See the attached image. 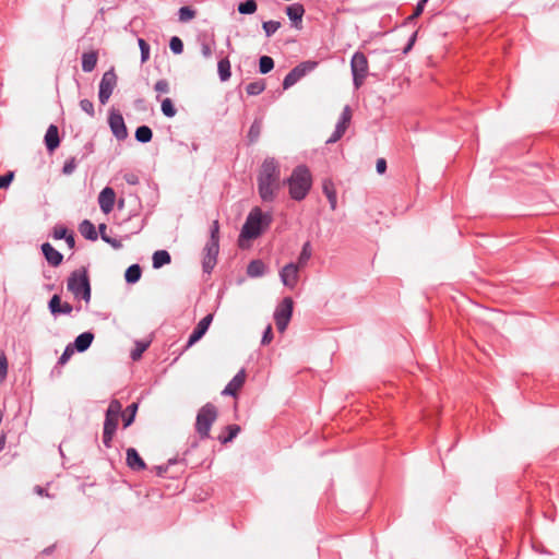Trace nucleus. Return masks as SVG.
Listing matches in <instances>:
<instances>
[{"instance_id": "nucleus-1", "label": "nucleus", "mask_w": 559, "mask_h": 559, "mask_svg": "<svg viewBox=\"0 0 559 559\" xmlns=\"http://www.w3.org/2000/svg\"><path fill=\"white\" fill-rule=\"evenodd\" d=\"M285 179H281V165L274 157H266L261 164L257 176L258 194L263 203L276 201Z\"/></svg>"}, {"instance_id": "nucleus-2", "label": "nucleus", "mask_w": 559, "mask_h": 559, "mask_svg": "<svg viewBox=\"0 0 559 559\" xmlns=\"http://www.w3.org/2000/svg\"><path fill=\"white\" fill-rule=\"evenodd\" d=\"M288 187L289 198L300 202L306 199L312 187V175L308 166L301 164L296 166L290 176L285 179Z\"/></svg>"}, {"instance_id": "nucleus-3", "label": "nucleus", "mask_w": 559, "mask_h": 559, "mask_svg": "<svg viewBox=\"0 0 559 559\" xmlns=\"http://www.w3.org/2000/svg\"><path fill=\"white\" fill-rule=\"evenodd\" d=\"M272 222V213H264L259 206H254L249 212L246 222L241 227L239 241L242 239H257L271 226Z\"/></svg>"}, {"instance_id": "nucleus-4", "label": "nucleus", "mask_w": 559, "mask_h": 559, "mask_svg": "<svg viewBox=\"0 0 559 559\" xmlns=\"http://www.w3.org/2000/svg\"><path fill=\"white\" fill-rule=\"evenodd\" d=\"M67 288L72 293L74 298L90 302L92 298V288L87 270L85 267H81L71 272L68 277Z\"/></svg>"}, {"instance_id": "nucleus-5", "label": "nucleus", "mask_w": 559, "mask_h": 559, "mask_svg": "<svg viewBox=\"0 0 559 559\" xmlns=\"http://www.w3.org/2000/svg\"><path fill=\"white\" fill-rule=\"evenodd\" d=\"M121 408V403L118 400H112L106 409L103 427V444L107 449H110L112 445V438L118 428Z\"/></svg>"}, {"instance_id": "nucleus-6", "label": "nucleus", "mask_w": 559, "mask_h": 559, "mask_svg": "<svg viewBox=\"0 0 559 559\" xmlns=\"http://www.w3.org/2000/svg\"><path fill=\"white\" fill-rule=\"evenodd\" d=\"M216 418L217 408L214 404L206 403L199 409L195 419V431L201 440L210 438L211 427Z\"/></svg>"}, {"instance_id": "nucleus-7", "label": "nucleus", "mask_w": 559, "mask_h": 559, "mask_svg": "<svg viewBox=\"0 0 559 559\" xmlns=\"http://www.w3.org/2000/svg\"><path fill=\"white\" fill-rule=\"evenodd\" d=\"M368 59L361 51H356L350 59V71L353 75V83L356 88H359L368 75Z\"/></svg>"}, {"instance_id": "nucleus-8", "label": "nucleus", "mask_w": 559, "mask_h": 559, "mask_svg": "<svg viewBox=\"0 0 559 559\" xmlns=\"http://www.w3.org/2000/svg\"><path fill=\"white\" fill-rule=\"evenodd\" d=\"M294 301L290 297H285L274 311V321L280 332H284L292 319Z\"/></svg>"}, {"instance_id": "nucleus-9", "label": "nucleus", "mask_w": 559, "mask_h": 559, "mask_svg": "<svg viewBox=\"0 0 559 559\" xmlns=\"http://www.w3.org/2000/svg\"><path fill=\"white\" fill-rule=\"evenodd\" d=\"M117 85V75L114 68L106 71L99 82L98 99L102 105L107 104Z\"/></svg>"}, {"instance_id": "nucleus-10", "label": "nucleus", "mask_w": 559, "mask_h": 559, "mask_svg": "<svg viewBox=\"0 0 559 559\" xmlns=\"http://www.w3.org/2000/svg\"><path fill=\"white\" fill-rule=\"evenodd\" d=\"M108 124L110 127V130L115 138L119 141H123L128 136V129L124 123L122 115L116 110L115 108H111L109 110V117H108Z\"/></svg>"}, {"instance_id": "nucleus-11", "label": "nucleus", "mask_w": 559, "mask_h": 559, "mask_svg": "<svg viewBox=\"0 0 559 559\" xmlns=\"http://www.w3.org/2000/svg\"><path fill=\"white\" fill-rule=\"evenodd\" d=\"M204 257L202 260V269L204 273L210 274L217 262V255L219 252V243L214 241H209L205 243L203 249Z\"/></svg>"}, {"instance_id": "nucleus-12", "label": "nucleus", "mask_w": 559, "mask_h": 559, "mask_svg": "<svg viewBox=\"0 0 559 559\" xmlns=\"http://www.w3.org/2000/svg\"><path fill=\"white\" fill-rule=\"evenodd\" d=\"M299 267L298 264L290 262L280 271V277L284 286L290 289L296 287L299 278Z\"/></svg>"}, {"instance_id": "nucleus-13", "label": "nucleus", "mask_w": 559, "mask_h": 559, "mask_svg": "<svg viewBox=\"0 0 559 559\" xmlns=\"http://www.w3.org/2000/svg\"><path fill=\"white\" fill-rule=\"evenodd\" d=\"M212 321H213L212 313L206 314L204 318H202L199 321L197 326L193 329V331L189 335L188 342L186 344V348L191 347L192 345H194L197 342H199L204 336V334L207 332Z\"/></svg>"}, {"instance_id": "nucleus-14", "label": "nucleus", "mask_w": 559, "mask_h": 559, "mask_svg": "<svg viewBox=\"0 0 559 559\" xmlns=\"http://www.w3.org/2000/svg\"><path fill=\"white\" fill-rule=\"evenodd\" d=\"M116 202L115 190L110 187H105L98 194V204L104 214H109Z\"/></svg>"}, {"instance_id": "nucleus-15", "label": "nucleus", "mask_w": 559, "mask_h": 559, "mask_svg": "<svg viewBox=\"0 0 559 559\" xmlns=\"http://www.w3.org/2000/svg\"><path fill=\"white\" fill-rule=\"evenodd\" d=\"M59 130L56 124H50L44 136V143L47 151L52 154L60 145Z\"/></svg>"}, {"instance_id": "nucleus-16", "label": "nucleus", "mask_w": 559, "mask_h": 559, "mask_svg": "<svg viewBox=\"0 0 559 559\" xmlns=\"http://www.w3.org/2000/svg\"><path fill=\"white\" fill-rule=\"evenodd\" d=\"M43 255L46 261L53 267L59 266L63 261V254L56 250L49 242H44L40 246Z\"/></svg>"}, {"instance_id": "nucleus-17", "label": "nucleus", "mask_w": 559, "mask_h": 559, "mask_svg": "<svg viewBox=\"0 0 559 559\" xmlns=\"http://www.w3.org/2000/svg\"><path fill=\"white\" fill-rule=\"evenodd\" d=\"M49 311L52 316L70 314L73 310L72 305L69 302H61L59 295H53L48 302Z\"/></svg>"}, {"instance_id": "nucleus-18", "label": "nucleus", "mask_w": 559, "mask_h": 559, "mask_svg": "<svg viewBox=\"0 0 559 559\" xmlns=\"http://www.w3.org/2000/svg\"><path fill=\"white\" fill-rule=\"evenodd\" d=\"M245 380H246V373H245V370L241 369L227 383V385L222 391V394L223 395L236 396L237 391L243 385Z\"/></svg>"}, {"instance_id": "nucleus-19", "label": "nucleus", "mask_w": 559, "mask_h": 559, "mask_svg": "<svg viewBox=\"0 0 559 559\" xmlns=\"http://www.w3.org/2000/svg\"><path fill=\"white\" fill-rule=\"evenodd\" d=\"M127 465L134 472H140L146 468L144 460L140 456L134 448L127 449Z\"/></svg>"}, {"instance_id": "nucleus-20", "label": "nucleus", "mask_w": 559, "mask_h": 559, "mask_svg": "<svg viewBox=\"0 0 559 559\" xmlns=\"http://www.w3.org/2000/svg\"><path fill=\"white\" fill-rule=\"evenodd\" d=\"M286 14L296 28H300L305 8L300 3H293L286 8Z\"/></svg>"}, {"instance_id": "nucleus-21", "label": "nucleus", "mask_w": 559, "mask_h": 559, "mask_svg": "<svg viewBox=\"0 0 559 559\" xmlns=\"http://www.w3.org/2000/svg\"><path fill=\"white\" fill-rule=\"evenodd\" d=\"M94 341V333L91 331H86L78 335L72 344V347L79 352L83 353L90 348Z\"/></svg>"}, {"instance_id": "nucleus-22", "label": "nucleus", "mask_w": 559, "mask_h": 559, "mask_svg": "<svg viewBox=\"0 0 559 559\" xmlns=\"http://www.w3.org/2000/svg\"><path fill=\"white\" fill-rule=\"evenodd\" d=\"M322 191L330 203L331 210L334 211L336 209V204H337V194H336V189H335V186H334V182L332 181V179L326 178L323 180Z\"/></svg>"}, {"instance_id": "nucleus-23", "label": "nucleus", "mask_w": 559, "mask_h": 559, "mask_svg": "<svg viewBox=\"0 0 559 559\" xmlns=\"http://www.w3.org/2000/svg\"><path fill=\"white\" fill-rule=\"evenodd\" d=\"M79 231L87 240L96 241L98 238L96 227L90 219H84L80 223Z\"/></svg>"}, {"instance_id": "nucleus-24", "label": "nucleus", "mask_w": 559, "mask_h": 559, "mask_svg": "<svg viewBox=\"0 0 559 559\" xmlns=\"http://www.w3.org/2000/svg\"><path fill=\"white\" fill-rule=\"evenodd\" d=\"M81 60L82 70L86 73L92 72L97 64L98 52L96 50L83 52Z\"/></svg>"}, {"instance_id": "nucleus-25", "label": "nucleus", "mask_w": 559, "mask_h": 559, "mask_svg": "<svg viewBox=\"0 0 559 559\" xmlns=\"http://www.w3.org/2000/svg\"><path fill=\"white\" fill-rule=\"evenodd\" d=\"M317 66H318L317 61H311V60L302 61V62L298 63L296 67H294L292 69V72L294 75L297 76L298 80H300L305 75H307L308 73L313 71L317 68Z\"/></svg>"}, {"instance_id": "nucleus-26", "label": "nucleus", "mask_w": 559, "mask_h": 559, "mask_svg": "<svg viewBox=\"0 0 559 559\" xmlns=\"http://www.w3.org/2000/svg\"><path fill=\"white\" fill-rule=\"evenodd\" d=\"M263 120L262 118H255L253 122L251 123L248 134H247V141L249 145L254 144L259 141L261 131H262Z\"/></svg>"}, {"instance_id": "nucleus-27", "label": "nucleus", "mask_w": 559, "mask_h": 559, "mask_svg": "<svg viewBox=\"0 0 559 559\" xmlns=\"http://www.w3.org/2000/svg\"><path fill=\"white\" fill-rule=\"evenodd\" d=\"M171 261L170 253L167 250H157L153 253L152 265L154 269H160Z\"/></svg>"}, {"instance_id": "nucleus-28", "label": "nucleus", "mask_w": 559, "mask_h": 559, "mask_svg": "<svg viewBox=\"0 0 559 559\" xmlns=\"http://www.w3.org/2000/svg\"><path fill=\"white\" fill-rule=\"evenodd\" d=\"M265 270H266L265 263L262 260L257 259V260H252L248 264L247 274L250 277H259V276L264 275Z\"/></svg>"}, {"instance_id": "nucleus-29", "label": "nucleus", "mask_w": 559, "mask_h": 559, "mask_svg": "<svg viewBox=\"0 0 559 559\" xmlns=\"http://www.w3.org/2000/svg\"><path fill=\"white\" fill-rule=\"evenodd\" d=\"M225 431H226V435L222 433L217 437L218 441L222 444L231 442L237 437V435L240 432V426L237 424L227 425L225 427Z\"/></svg>"}, {"instance_id": "nucleus-30", "label": "nucleus", "mask_w": 559, "mask_h": 559, "mask_svg": "<svg viewBox=\"0 0 559 559\" xmlns=\"http://www.w3.org/2000/svg\"><path fill=\"white\" fill-rule=\"evenodd\" d=\"M230 69H231V67H230V61H229L228 57L221 58V60L217 63V72H218L219 80L222 82H226L230 79V76H231Z\"/></svg>"}, {"instance_id": "nucleus-31", "label": "nucleus", "mask_w": 559, "mask_h": 559, "mask_svg": "<svg viewBox=\"0 0 559 559\" xmlns=\"http://www.w3.org/2000/svg\"><path fill=\"white\" fill-rule=\"evenodd\" d=\"M142 276V269L139 264L130 265L124 272V281L128 284H135Z\"/></svg>"}, {"instance_id": "nucleus-32", "label": "nucleus", "mask_w": 559, "mask_h": 559, "mask_svg": "<svg viewBox=\"0 0 559 559\" xmlns=\"http://www.w3.org/2000/svg\"><path fill=\"white\" fill-rule=\"evenodd\" d=\"M134 138L142 144L148 143L153 139V131L148 126H140L135 130Z\"/></svg>"}, {"instance_id": "nucleus-33", "label": "nucleus", "mask_w": 559, "mask_h": 559, "mask_svg": "<svg viewBox=\"0 0 559 559\" xmlns=\"http://www.w3.org/2000/svg\"><path fill=\"white\" fill-rule=\"evenodd\" d=\"M136 411H138V404L132 403L127 407L128 414L121 413L120 417H122L123 428H128L129 426H131L133 424V421L135 419Z\"/></svg>"}, {"instance_id": "nucleus-34", "label": "nucleus", "mask_w": 559, "mask_h": 559, "mask_svg": "<svg viewBox=\"0 0 559 559\" xmlns=\"http://www.w3.org/2000/svg\"><path fill=\"white\" fill-rule=\"evenodd\" d=\"M266 87L265 81L260 79L251 82L246 86V92L249 96L260 95Z\"/></svg>"}, {"instance_id": "nucleus-35", "label": "nucleus", "mask_w": 559, "mask_h": 559, "mask_svg": "<svg viewBox=\"0 0 559 559\" xmlns=\"http://www.w3.org/2000/svg\"><path fill=\"white\" fill-rule=\"evenodd\" d=\"M311 255H312L311 243H310V241H306L302 245L301 251L298 257V262L296 264H298V266H305L308 263V261L310 260Z\"/></svg>"}, {"instance_id": "nucleus-36", "label": "nucleus", "mask_w": 559, "mask_h": 559, "mask_svg": "<svg viewBox=\"0 0 559 559\" xmlns=\"http://www.w3.org/2000/svg\"><path fill=\"white\" fill-rule=\"evenodd\" d=\"M350 120H352V109H350L349 105H346L343 108V111H342V114H341V116L338 118V121H337L335 127L344 129V131H346Z\"/></svg>"}, {"instance_id": "nucleus-37", "label": "nucleus", "mask_w": 559, "mask_h": 559, "mask_svg": "<svg viewBox=\"0 0 559 559\" xmlns=\"http://www.w3.org/2000/svg\"><path fill=\"white\" fill-rule=\"evenodd\" d=\"M257 9L258 4L255 0H246L238 4V12L245 15L253 14Z\"/></svg>"}, {"instance_id": "nucleus-38", "label": "nucleus", "mask_w": 559, "mask_h": 559, "mask_svg": "<svg viewBox=\"0 0 559 559\" xmlns=\"http://www.w3.org/2000/svg\"><path fill=\"white\" fill-rule=\"evenodd\" d=\"M274 69V60L270 56H261L259 59V72L267 74Z\"/></svg>"}, {"instance_id": "nucleus-39", "label": "nucleus", "mask_w": 559, "mask_h": 559, "mask_svg": "<svg viewBox=\"0 0 559 559\" xmlns=\"http://www.w3.org/2000/svg\"><path fill=\"white\" fill-rule=\"evenodd\" d=\"M160 110L167 118H173L177 114V109L170 98H165L162 100Z\"/></svg>"}, {"instance_id": "nucleus-40", "label": "nucleus", "mask_w": 559, "mask_h": 559, "mask_svg": "<svg viewBox=\"0 0 559 559\" xmlns=\"http://www.w3.org/2000/svg\"><path fill=\"white\" fill-rule=\"evenodd\" d=\"M195 13H197L195 10H193L191 7H188V5L181 7L178 10V20L183 23L189 22L192 19H194Z\"/></svg>"}, {"instance_id": "nucleus-41", "label": "nucleus", "mask_w": 559, "mask_h": 559, "mask_svg": "<svg viewBox=\"0 0 559 559\" xmlns=\"http://www.w3.org/2000/svg\"><path fill=\"white\" fill-rule=\"evenodd\" d=\"M81 162L80 159H78L75 156H71L69 157L64 164H63V167L61 169V173L64 175V176H70L72 175L76 167H78V163Z\"/></svg>"}, {"instance_id": "nucleus-42", "label": "nucleus", "mask_w": 559, "mask_h": 559, "mask_svg": "<svg viewBox=\"0 0 559 559\" xmlns=\"http://www.w3.org/2000/svg\"><path fill=\"white\" fill-rule=\"evenodd\" d=\"M150 346V342H136L135 347L131 350L130 357L132 360H139L142 357V354Z\"/></svg>"}, {"instance_id": "nucleus-43", "label": "nucleus", "mask_w": 559, "mask_h": 559, "mask_svg": "<svg viewBox=\"0 0 559 559\" xmlns=\"http://www.w3.org/2000/svg\"><path fill=\"white\" fill-rule=\"evenodd\" d=\"M281 27V22L278 21H273V20H270V21H266V22H263L262 24V28L263 31L265 32V36L266 37H271L273 34H275V32Z\"/></svg>"}, {"instance_id": "nucleus-44", "label": "nucleus", "mask_w": 559, "mask_h": 559, "mask_svg": "<svg viewBox=\"0 0 559 559\" xmlns=\"http://www.w3.org/2000/svg\"><path fill=\"white\" fill-rule=\"evenodd\" d=\"M138 44L141 51V62L144 63L150 59L151 47L143 38H138Z\"/></svg>"}, {"instance_id": "nucleus-45", "label": "nucleus", "mask_w": 559, "mask_h": 559, "mask_svg": "<svg viewBox=\"0 0 559 559\" xmlns=\"http://www.w3.org/2000/svg\"><path fill=\"white\" fill-rule=\"evenodd\" d=\"M169 48L173 53L180 55L183 51V41L178 36H173L169 40Z\"/></svg>"}, {"instance_id": "nucleus-46", "label": "nucleus", "mask_w": 559, "mask_h": 559, "mask_svg": "<svg viewBox=\"0 0 559 559\" xmlns=\"http://www.w3.org/2000/svg\"><path fill=\"white\" fill-rule=\"evenodd\" d=\"M71 230H69L66 226L62 225H56L53 227L52 237L57 240L64 239L70 234Z\"/></svg>"}, {"instance_id": "nucleus-47", "label": "nucleus", "mask_w": 559, "mask_h": 559, "mask_svg": "<svg viewBox=\"0 0 559 559\" xmlns=\"http://www.w3.org/2000/svg\"><path fill=\"white\" fill-rule=\"evenodd\" d=\"M80 107L90 117H94L95 116L94 104L90 99H87V98L81 99L80 100Z\"/></svg>"}, {"instance_id": "nucleus-48", "label": "nucleus", "mask_w": 559, "mask_h": 559, "mask_svg": "<svg viewBox=\"0 0 559 559\" xmlns=\"http://www.w3.org/2000/svg\"><path fill=\"white\" fill-rule=\"evenodd\" d=\"M209 241H214L219 243V224L218 221H214L210 227V238Z\"/></svg>"}, {"instance_id": "nucleus-49", "label": "nucleus", "mask_w": 559, "mask_h": 559, "mask_svg": "<svg viewBox=\"0 0 559 559\" xmlns=\"http://www.w3.org/2000/svg\"><path fill=\"white\" fill-rule=\"evenodd\" d=\"M74 350L75 349L72 347V344H68L66 346L63 353L59 357L58 364L64 365L70 359V357L73 355Z\"/></svg>"}, {"instance_id": "nucleus-50", "label": "nucleus", "mask_w": 559, "mask_h": 559, "mask_svg": "<svg viewBox=\"0 0 559 559\" xmlns=\"http://www.w3.org/2000/svg\"><path fill=\"white\" fill-rule=\"evenodd\" d=\"M154 90L158 93V94H167L169 93V83L167 80L165 79H160L158 80L155 85H154Z\"/></svg>"}, {"instance_id": "nucleus-51", "label": "nucleus", "mask_w": 559, "mask_h": 559, "mask_svg": "<svg viewBox=\"0 0 559 559\" xmlns=\"http://www.w3.org/2000/svg\"><path fill=\"white\" fill-rule=\"evenodd\" d=\"M14 179V173L8 171L4 175L0 176V189H7L12 183Z\"/></svg>"}, {"instance_id": "nucleus-52", "label": "nucleus", "mask_w": 559, "mask_h": 559, "mask_svg": "<svg viewBox=\"0 0 559 559\" xmlns=\"http://www.w3.org/2000/svg\"><path fill=\"white\" fill-rule=\"evenodd\" d=\"M214 44H215L214 40L212 43H207V41L201 43V53L205 59H209L212 57Z\"/></svg>"}, {"instance_id": "nucleus-53", "label": "nucleus", "mask_w": 559, "mask_h": 559, "mask_svg": "<svg viewBox=\"0 0 559 559\" xmlns=\"http://www.w3.org/2000/svg\"><path fill=\"white\" fill-rule=\"evenodd\" d=\"M8 373V359L3 352H0V381H2Z\"/></svg>"}, {"instance_id": "nucleus-54", "label": "nucleus", "mask_w": 559, "mask_h": 559, "mask_svg": "<svg viewBox=\"0 0 559 559\" xmlns=\"http://www.w3.org/2000/svg\"><path fill=\"white\" fill-rule=\"evenodd\" d=\"M299 80L293 74L292 70L285 75L283 80V88L287 90L295 85Z\"/></svg>"}, {"instance_id": "nucleus-55", "label": "nucleus", "mask_w": 559, "mask_h": 559, "mask_svg": "<svg viewBox=\"0 0 559 559\" xmlns=\"http://www.w3.org/2000/svg\"><path fill=\"white\" fill-rule=\"evenodd\" d=\"M123 179L126 180V182L128 185H131V186H136L140 183V178H139L138 174L134 171H128V173L123 174Z\"/></svg>"}, {"instance_id": "nucleus-56", "label": "nucleus", "mask_w": 559, "mask_h": 559, "mask_svg": "<svg viewBox=\"0 0 559 559\" xmlns=\"http://www.w3.org/2000/svg\"><path fill=\"white\" fill-rule=\"evenodd\" d=\"M346 131H344V129H341V128H337L335 127L333 133L331 134V136L326 140V144H331V143H335L337 142L344 134H345Z\"/></svg>"}, {"instance_id": "nucleus-57", "label": "nucleus", "mask_w": 559, "mask_h": 559, "mask_svg": "<svg viewBox=\"0 0 559 559\" xmlns=\"http://www.w3.org/2000/svg\"><path fill=\"white\" fill-rule=\"evenodd\" d=\"M272 340H273V331H272V326L269 324L262 334L261 344L267 345L272 342Z\"/></svg>"}, {"instance_id": "nucleus-58", "label": "nucleus", "mask_w": 559, "mask_h": 559, "mask_svg": "<svg viewBox=\"0 0 559 559\" xmlns=\"http://www.w3.org/2000/svg\"><path fill=\"white\" fill-rule=\"evenodd\" d=\"M103 241L110 245L114 249L118 250L122 248L121 240H118L116 238H112L108 235H103Z\"/></svg>"}, {"instance_id": "nucleus-59", "label": "nucleus", "mask_w": 559, "mask_h": 559, "mask_svg": "<svg viewBox=\"0 0 559 559\" xmlns=\"http://www.w3.org/2000/svg\"><path fill=\"white\" fill-rule=\"evenodd\" d=\"M417 35H418V31H415V32H413V34L409 36L408 41H407L406 46H405V47H404V49H403V55H406V53H408V52L412 50L413 46H414V45H415V43H416Z\"/></svg>"}, {"instance_id": "nucleus-60", "label": "nucleus", "mask_w": 559, "mask_h": 559, "mask_svg": "<svg viewBox=\"0 0 559 559\" xmlns=\"http://www.w3.org/2000/svg\"><path fill=\"white\" fill-rule=\"evenodd\" d=\"M145 224H146L145 218L140 219L139 223L136 224V226L134 228L130 229L129 234L126 237L129 238L130 235L139 234L144 228Z\"/></svg>"}, {"instance_id": "nucleus-61", "label": "nucleus", "mask_w": 559, "mask_h": 559, "mask_svg": "<svg viewBox=\"0 0 559 559\" xmlns=\"http://www.w3.org/2000/svg\"><path fill=\"white\" fill-rule=\"evenodd\" d=\"M426 1L424 0H419L414 9V12H413V15L417 19L421 15V13L424 12V9H425V5H426Z\"/></svg>"}, {"instance_id": "nucleus-62", "label": "nucleus", "mask_w": 559, "mask_h": 559, "mask_svg": "<svg viewBox=\"0 0 559 559\" xmlns=\"http://www.w3.org/2000/svg\"><path fill=\"white\" fill-rule=\"evenodd\" d=\"M377 173L382 175L386 170V160L384 158H379L376 163Z\"/></svg>"}, {"instance_id": "nucleus-63", "label": "nucleus", "mask_w": 559, "mask_h": 559, "mask_svg": "<svg viewBox=\"0 0 559 559\" xmlns=\"http://www.w3.org/2000/svg\"><path fill=\"white\" fill-rule=\"evenodd\" d=\"M64 240L70 249H73L75 247V238L73 231H70V234L67 236V238H64Z\"/></svg>"}, {"instance_id": "nucleus-64", "label": "nucleus", "mask_w": 559, "mask_h": 559, "mask_svg": "<svg viewBox=\"0 0 559 559\" xmlns=\"http://www.w3.org/2000/svg\"><path fill=\"white\" fill-rule=\"evenodd\" d=\"M85 153L82 155L80 160H83L88 154H91L94 151V144L93 143H86L84 145Z\"/></svg>"}]
</instances>
